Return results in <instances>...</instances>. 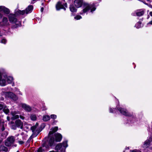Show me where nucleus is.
<instances>
[{"mask_svg": "<svg viewBox=\"0 0 152 152\" xmlns=\"http://www.w3.org/2000/svg\"><path fill=\"white\" fill-rule=\"evenodd\" d=\"M38 126V124L36 123L35 126L31 127V129L33 132V135L35 136H36L40 132L38 130L37 128Z\"/></svg>", "mask_w": 152, "mask_h": 152, "instance_id": "1a4fd4ad", "label": "nucleus"}, {"mask_svg": "<svg viewBox=\"0 0 152 152\" xmlns=\"http://www.w3.org/2000/svg\"><path fill=\"white\" fill-rule=\"evenodd\" d=\"M9 21L11 23L15 24V25L13 26V28H17L21 25V22L17 21L15 15L12 14H10L9 15Z\"/></svg>", "mask_w": 152, "mask_h": 152, "instance_id": "f03ea898", "label": "nucleus"}, {"mask_svg": "<svg viewBox=\"0 0 152 152\" xmlns=\"http://www.w3.org/2000/svg\"><path fill=\"white\" fill-rule=\"evenodd\" d=\"M152 141V137H150L146 140H145L144 143V144L142 146V147L144 150L148 148L151 145V143Z\"/></svg>", "mask_w": 152, "mask_h": 152, "instance_id": "0eeeda50", "label": "nucleus"}, {"mask_svg": "<svg viewBox=\"0 0 152 152\" xmlns=\"http://www.w3.org/2000/svg\"><path fill=\"white\" fill-rule=\"evenodd\" d=\"M19 94H20V95H22V93H21L20 92V91H19Z\"/></svg>", "mask_w": 152, "mask_h": 152, "instance_id": "de8ad7c7", "label": "nucleus"}, {"mask_svg": "<svg viewBox=\"0 0 152 152\" xmlns=\"http://www.w3.org/2000/svg\"><path fill=\"white\" fill-rule=\"evenodd\" d=\"M68 146L67 141L65 140L62 143L58 144L55 147V149L58 152H65L66 148Z\"/></svg>", "mask_w": 152, "mask_h": 152, "instance_id": "7ed1b4c3", "label": "nucleus"}, {"mask_svg": "<svg viewBox=\"0 0 152 152\" xmlns=\"http://www.w3.org/2000/svg\"><path fill=\"white\" fill-rule=\"evenodd\" d=\"M17 126L16 125L14 124H12L11 126V127L12 129H13L14 130L16 129L17 128Z\"/></svg>", "mask_w": 152, "mask_h": 152, "instance_id": "c85d7f7f", "label": "nucleus"}, {"mask_svg": "<svg viewBox=\"0 0 152 152\" xmlns=\"http://www.w3.org/2000/svg\"><path fill=\"white\" fill-rule=\"evenodd\" d=\"M22 107L28 112H30L32 110L30 106L25 104H22Z\"/></svg>", "mask_w": 152, "mask_h": 152, "instance_id": "9b49d317", "label": "nucleus"}, {"mask_svg": "<svg viewBox=\"0 0 152 152\" xmlns=\"http://www.w3.org/2000/svg\"><path fill=\"white\" fill-rule=\"evenodd\" d=\"M115 110H116V109H113L111 108H110L109 109L110 112V113H114V111H115Z\"/></svg>", "mask_w": 152, "mask_h": 152, "instance_id": "f704fd0d", "label": "nucleus"}, {"mask_svg": "<svg viewBox=\"0 0 152 152\" xmlns=\"http://www.w3.org/2000/svg\"><path fill=\"white\" fill-rule=\"evenodd\" d=\"M18 142L20 144L22 145L24 143V142L20 140L18 141Z\"/></svg>", "mask_w": 152, "mask_h": 152, "instance_id": "e433bc0d", "label": "nucleus"}, {"mask_svg": "<svg viewBox=\"0 0 152 152\" xmlns=\"http://www.w3.org/2000/svg\"><path fill=\"white\" fill-rule=\"evenodd\" d=\"M33 9V7L32 5L28 6L26 9L25 10L21 11L18 10L16 12L15 14L17 15H23L25 14H27L28 13H31Z\"/></svg>", "mask_w": 152, "mask_h": 152, "instance_id": "20e7f679", "label": "nucleus"}, {"mask_svg": "<svg viewBox=\"0 0 152 152\" xmlns=\"http://www.w3.org/2000/svg\"><path fill=\"white\" fill-rule=\"evenodd\" d=\"M50 117L48 115L44 116L43 117V120L45 121H47L50 120Z\"/></svg>", "mask_w": 152, "mask_h": 152, "instance_id": "5701e85b", "label": "nucleus"}, {"mask_svg": "<svg viewBox=\"0 0 152 152\" xmlns=\"http://www.w3.org/2000/svg\"><path fill=\"white\" fill-rule=\"evenodd\" d=\"M11 114L12 115V118L13 119H15L19 118V115H16V113L12 112L11 113Z\"/></svg>", "mask_w": 152, "mask_h": 152, "instance_id": "412c9836", "label": "nucleus"}, {"mask_svg": "<svg viewBox=\"0 0 152 152\" xmlns=\"http://www.w3.org/2000/svg\"><path fill=\"white\" fill-rule=\"evenodd\" d=\"M0 42L2 43L5 44L7 42V40L3 38L1 39H0Z\"/></svg>", "mask_w": 152, "mask_h": 152, "instance_id": "bb28decb", "label": "nucleus"}, {"mask_svg": "<svg viewBox=\"0 0 152 152\" xmlns=\"http://www.w3.org/2000/svg\"><path fill=\"white\" fill-rule=\"evenodd\" d=\"M129 149V147H127V148H126V149Z\"/></svg>", "mask_w": 152, "mask_h": 152, "instance_id": "8fccbe9b", "label": "nucleus"}, {"mask_svg": "<svg viewBox=\"0 0 152 152\" xmlns=\"http://www.w3.org/2000/svg\"><path fill=\"white\" fill-rule=\"evenodd\" d=\"M14 83H13V85H12V86H14Z\"/></svg>", "mask_w": 152, "mask_h": 152, "instance_id": "864d4df0", "label": "nucleus"}, {"mask_svg": "<svg viewBox=\"0 0 152 152\" xmlns=\"http://www.w3.org/2000/svg\"><path fill=\"white\" fill-rule=\"evenodd\" d=\"M2 15L0 13V18H2Z\"/></svg>", "mask_w": 152, "mask_h": 152, "instance_id": "a18cd8bd", "label": "nucleus"}, {"mask_svg": "<svg viewBox=\"0 0 152 152\" xmlns=\"http://www.w3.org/2000/svg\"><path fill=\"white\" fill-rule=\"evenodd\" d=\"M55 140L56 142H60L62 139V136L61 135L58 133H57L55 134Z\"/></svg>", "mask_w": 152, "mask_h": 152, "instance_id": "2eb2a0df", "label": "nucleus"}, {"mask_svg": "<svg viewBox=\"0 0 152 152\" xmlns=\"http://www.w3.org/2000/svg\"><path fill=\"white\" fill-rule=\"evenodd\" d=\"M146 0L147 1H150L151 0Z\"/></svg>", "mask_w": 152, "mask_h": 152, "instance_id": "603ef678", "label": "nucleus"}, {"mask_svg": "<svg viewBox=\"0 0 152 152\" xmlns=\"http://www.w3.org/2000/svg\"><path fill=\"white\" fill-rule=\"evenodd\" d=\"M147 5L150 8H152V5H151L150 4H147Z\"/></svg>", "mask_w": 152, "mask_h": 152, "instance_id": "4c0bfd02", "label": "nucleus"}, {"mask_svg": "<svg viewBox=\"0 0 152 152\" xmlns=\"http://www.w3.org/2000/svg\"><path fill=\"white\" fill-rule=\"evenodd\" d=\"M141 22H138L135 25V27L137 28H139L141 27Z\"/></svg>", "mask_w": 152, "mask_h": 152, "instance_id": "a878e982", "label": "nucleus"}, {"mask_svg": "<svg viewBox=\"0 0 152 152\" xmlns=\"http://www.w3.org/2000/svg\"><path fill=\"white\" fill-rule=\"evenodd\" d=\"M63 1H64L63 0L62 2H58L57 4L56 8L57 10H59L61 9L66 10V7H67V4L66 3H64Z\"/></svg>", "mask_w": 152, "mask_h": 152, "instance_id": "423d86ee", "label": "nucleus"}, {"mask_svg": "<svg viewBox=\"0 0 152 152\" xmlns=\"http://www.w3.org/2000/svg\"><path fill=\"white\" fill-rule=\"evenodd\" d=\"M8 151V148L4 145L0 146V152L1 151L7 152Z\"/></svg>", "mask_w": 152, "mask_h": 152, "instance_id": "a211bd4d", "label": "nucleus"}, {"mask_svg": "<svg viewBox=\"0 0 152 152\" xmlns=\"http://www.w3.org/2000/svg\"><path fill=\"white\" fill-rule=\"evenodd\" d=\"M96 9L94 4H89L85 3L84 4L83 10L80 12V14L82 15H84L86 13L87 14V12L90 10V12L93 13Z\"/></svg>", "mask_w": 152, "mask_h": 152, "instance_id": "f257e3e1", "label": "nucleus"}, {"mask_svg": "<svg viewBox=\"0 0 152 152\" xmlns=\"http://www.w3.org/2000/svg\"><path fill=\"white\" fill-rule=\"evenodd\" d=\"M144 13V12L142 10H139L136 12V15L137 16L142 15Z\"/></svg>", "mask_w": 152, "mask_h": 152, "instance_id": "b1692460", "label": "nucleus"}, {"mask_svg": "<svg viewBox=\"0 0 152 152\" xmlns=\"http://www.w3.org/2000/svg\"><path fill=\"white\" fill-rule=\"evenodd\" d=\"M83 3L82 0H75L74 4L76 7L79 8L81 7Z\"/></svg>", "mask_w": 152, "mask_h": 152, "instance_id": "ddd939ff", "label": "nucleus"}, {"mask_svg": "<svg viewBox=\"0 0 152 152\" xmlns=\"http://www.w3.org/2000/svg\"><path fill=\"white\" fill-rule=\"evenodd\" d=\"M4 105L3 104H0V110L3 109Z\"/></svg>", "mask_w": 152, "mask_h": 152, "instance_id": "c9c22d12", "label": "nucleus"}, {"mask_svg": "<svg viewBox=\"0 0 152 152\" xmlns=\"http://www.w3.org/2000/svg\"><path fill=\"white\" fill-rule=\"evenodd\" d=\"M70 11L72 12H75L77 11V9L73 5H71L69 7Z\"/></svg>", "mask_w": 152, "mask_h": 152, "instance_id": "6ab92c4d", "label": "nucleus"}, {"mask_svg": "<svg viewBox=\"0 0 152 152\" xmlns=\"http://www.w3.org/2000/svg\"><path fill=\"white\" fill-rule=\"evenodd\" d=\"M44 147H45L46 148H49L48 146H46L45 144H43L42 145V147L39 148L38 150V151L39 152H42L43 151H45V149L44 148Z\"/></svg>", "mask_w": 152, "mask_h": 152, "instance_id": "f3484780", "label": "nucleus"}, {"mask_svg": "<svg viewBox=\"0 0 152 152\" xmlns=\"http://www.w3.org/2000/svg\"><path fill=\"white\" fill-rule=\"evenodd\" d=\"M147 24L148 25V24L152 25V20L151 21H150V22H149Z\"/></svg>", "mask_w": 152, "mask_h": 152, "instance_id": "a19ab883", "label": "nucleus"}, {"mask_svg": "<svg viewBox=\"0 0 152 152\" xmlns=\"http://www.w3.org/2000/svg\"><path fill=\"white\" fill-rule=\"evenodd\" d=\"M3 109L4 112L6 114H7L9 112V110L8 108L5 105H4V107L3 108Z\"/></svg>", "mask_w": 152, "mask_h": 152, "instance_id": "4be33fe9", "label": "nucleus"}, {"mask_svg": "<svg viewBox=\"0 0 152 152\" xmlns=\"http://www.w3.org/2000/svg\"><path fill=\"white\" fill-rule=\"evenodd\" d=\"M8 134V132H7V131H5L4 133H3L2 134V136L4 137H6L7 136Z\"/></svg>", "mask_w": 152, "mask_h": 152, "instance_id": "cd10ccee", "label": "nucleus"}, {"mask_svg": "<svg viewBox=\"0 0 152 152\" xmlns=\"http://www.w3.org/2000/svg\"><path fill=\"white\" fill-rule=\"evenodd\" d=\"M123 152H125V151H123Z\"/></svg>", "mask_w": 152, "mask_h": 152, "instance_id": "4d7b16f0", "label": "nucleus"}, {"mask_svg": "<svg viewBox=\"0 0 152 152\" xmlns=\"http://www.w3.org/2000/svg\"><path fill=\"white\" fill-rule=\"evenodd\" d=\"M15 124L17 127L20 128L21 129H23V123L20 120L18 119L16 120L15 121Z\"/></svg>", "mask_w": 152, "mask_h": 152, "instance_id": "4468645a", "label": "nucleus"}, {"mask_svg": "<svg viewBox=\"0 0 152 152\" xmlns=\"http://www.w3.org/2000/svg\"><path fill=\"white\" fill-rule=\"evenodd\" d=\"M1 121H0V123H1Z\"/></svg>", "mask_w": 152, "mask_h": 152, "instance_id": "6e6d98bb", "label": "nucleus"}, {"mask_svg": "<svg viewBox=\"0 0 152 152\" xmlns=\"http://www.w3.org/2000/svg\"><path fill=\"white\" fill-rule=\"evenodd\" d=\"M20 118L22 119H23L24 118L23 116H20Z\"/></svg>", "mask_w": 152, "mask_h": 152, "instance_id": "79ce46f5", "label": "nucleus"}, {"mask_svg": "<svg viewBox=\"0 0 152 152\" xmlns=\"http://www.w3.org/2000/svg\"><path fill=\"white\" fill-rule=\"evenodd\" d=\"M30 118L32 121L35 120L37 119V117L35 115L32 114L30 115Z\"/></svg>", "mask_w": 152, "mask_h": 152, "instance_id": "393cba45", "label": "nucleus"}, {"mask_svg": "<svg viewBox=\"0 0 152 152\" xmlns=\"http://www.w3.org/2000/svg\"><path fill=\"white\" fill-rule=\"evenodd\" d=\"M54 138L53 137H51L49 141V144L50 146H51L53 145L54 142Z\"/></svg>", "mask_w": 152, "mask_h": 152, "instance_id": "aec40b11", "label": "nucleus"}, {"mask_svg": "<svg viewBox=\"0 0 152 152\" xmlns=\"http://www.w3.org/2000/svg\"><path fill=\"white\" fill-rule=\"evenodd\" d=\"M7 119L8 120H9V117H7Z\"/></svg>", "mask_w": 152, "mask_h": 152, "instance_id": "3c124183", "label": "nucleus"}, {"mask_svg": "<svg viewBox=\"0 0 152 152\" xmlns=\"http://www.w3.org/2000/svg\"><path fill=\"white\" fill-rule=\"evenodd\" d=\"M43 7H42L41 9V12H43Z\"/></svg>", "mask_w": 152, "mask_h": 152, "instance_id": "c03bdc74", "label": "nucleus"}, {"mask_svg": "<svg viewBox=\"0 0 152 152\" xmlns=\"http://www.w3.org/2000/svg\"><path fill=\"white\" fill-rule=\"evenodd\" d=\"M47 109V108H46V107L44 106L42 107V110H45Z\"/></svg>", "mask_w": 152, "mask_h": 152, "instance_id": "58836bf2", "label": "nucleus"}, {"mask_svg": "<svg viewBox=\"0 0 152 152\" xmlns=\"http://www.w3.org/2000/svg\"><path fill=\"white\" fill-rule=\"evenodd\" d=\"M149 14L152 17V12H151L149 13Z\"/></svg>", "mask_w": 152, "mask_h": 152, "instance_id": "37998d69", "label": "nucleus"}, {"mask_svg": "<svg viewBox=\"0 0 152 152\" xmlns=\"http://www.w3.org/2000/svg\"><path fill=\"white\" fill-rule=\"evenodd\" d=\"M117 109L120 112V113L123 115L126 116H130L131 115V114L125 109L117 107Z\"/></svg>", "mask_w": 152, "mask_h": 152, "instance_id": "9d476101", "label": "nucleus"}, {"mask_svg": "<svg viewBox=\"0 0 152 152\" xmlns=\"http://www.w3.org/2000/svg\"><path fill=\"white\" fill-rule=\"evenodd\" d=\"M3 21L4 23H7V22L8 21L7 18L6 17L4 18L3 19Z\"/></svg>", "mask_w": 152, "mask_h": 152, "instance_id": "473e14b6", "label": "nucleus"}, {"mask_svg": "<svg viewBox=\"0 0 152 152\" xmlns=\"http://www.w3.org/2000/svg\"><path fill=\"white\" fill-rule=\"evenodd\" d=\"M74 18L76 20H78L82 18V17L80 15H78L75 17Z\"/></svg>", "mask_w": 152, "mask_h": 152, "instance_id": "c756f323", "label": "nucleus"}, {"mask_svg": "<svg viewBox=\"0 0 152 152\" xmlns=\"http://www.w3.org/2000/svg\"><path fill=\"white\" fill-rule=\"evenodd\" d=\"M143 3L145 4H146V5H147V4H148V3H146L145 2H144V1H143Z\"/></svg>", "mask_w": 152, "mask_h": 152, "instance_id": "09e8293b", "label": "nucleus"}, {"mask_svg": "<svg viewBox=\"0 0 152 152\" xmlns=\"http://www.w3.org/2000/svg\"><path fill=\"white\" fill-rule=\"evenodd\" d=\"M50 117L52 119H55L57 118V116L55 114H52L50 115Z\"/></svg>", "mask_w": 152, "mask_h": 152, "instance_id": "7c9ffc66", "label": "nucleus"}, {"mask_svg": "<svg viewBox=\"0 0 152 152\" xmlns=\"http://www.w3.org/2000/svg\"><path fill=\"white\" fill-rule=\"evenodd\" d=\"M15 137L11 136L9 137L6 140L5 142V145L7 146H10L15 141Z\"/></svg>", "mask_w": 152, "mask_h": 152, "instance_id": "6e6552de", "label": "nucleus"}, {"mask_svg": "<svg viewBox=\"0 0 152 152\" xmlns=\"http://www.w3.org/2000/svg\"><path fill=\"white\" fill-rule=\"evenodd\" d=\"M4 94L5 97L7 98H9L15 101H16L18 99L17 96L12 92H6Z\"/></svg>", "mask_w": 152, "mask_h": 152, "instance_id": "39448f33", "label": "nucleus"}, {"mask_svg": "<svg viewBox=\"0 0 152 152\" xmlns=\"http://www.w3.org/2000/svg\"><path fill=\"white\" fill-rule=\"evenodd\" d=\"M22 137V139H25L26 136L24 135V133L23 132H22L19 136V137Z\"/></svg>", "mask_w": 152, "mask_h": 152, "instance_id": "2f4dec72", "label": "nucleus"}, {"mask_svg": "<svg viewBox=\"0 0 152 152\" xmlns=\"http://www.w3.org/2000/svg\"><path fill=\"white\" fill-rule=\"evenodd\" d=\"M0 12H3L6 14H8L10 12V10L8 9L3 6H0Z\"/></svg>", "mask_w": 152, "mask_h": 152, "instance_id": "f8f14e48", "label": "nucleus"}, {"mask_svg": "<svg viewBox=\"0 0 152 152\" xmlns=\"http://www.w3.org/2000/svg\"><path fill=\"white\" fill-rule=\"evenodd\" d=\"M58 127L56 126L54 128H52L51 129V131L49 132L48 135L49 137L51 136V135L52 134L54 133L57 131L58 130Z\"/></svg>", "mask_w": 152, "mask_h": 152, "instance_id": "dca6fc26", "label": "nucleus"}, {"mask_svg": "<svg viewBox=\"0 0 152 152\" xmlns=\"http://www.w3.org/2000/svg\"><path fill=\"white\" fill-rule=\"evenodd\" d=\"M130 152H141L140 151L138 150L134 149L130 151Z\"/></svg>", "mask_w": 152, "mask_h": 152, "instance_id": "72a5a7b5", "label": "nucleus"}, {"mask_svg": "<svg viewBox=\"0 0 152 152\" xmlns=\"http://www.w3.org/2000/svg\"><path fill=\"white\" fill-rule=\"evenodd\" d=\"M5 128L3 126H2L1 127V130L2 131H3L4 130Z\"/></svg>", "mask_w": 152, "mask_h": 152, "instance_id": "ea45409f", "label": "nucleus"}, {"mask_svg": "<svg viewBox=\"0 0 152 152\" xmlns=\"http://www.w3.org/2000/svg\"><path fill=\"white\" fill-rule=\"evenodd\" d=\"M2 141V140L0 139V144L1 143Z\"/></svg>", "mask_w": 152, "mask_h": 152, "instance_id": "49530a36", "label": "nucleus"}, {"mask_svg": "<svg viewBox=\"0 0 152 152\" xmlns=\"http://www.w3.org/2000/svg\"><path fill=\"white\" fill-rule=\"evenodd\" d=\"M1 36V35L0 34V37Z\"/></svg>", "mask_w": 152, "mask_h": 152, "instance_id": "5fc2aeb1", "label": "nucleus"}]
</instances>
